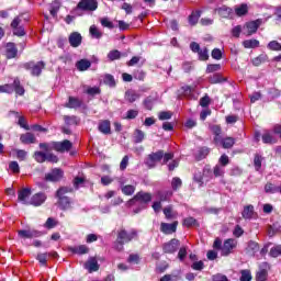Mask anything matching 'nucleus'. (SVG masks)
I'll return each mask as SVG.
<instances>
[{
	"label": "nucleus",
	"mask_w": 281,
	"mask_h": 281,
	"mask_svg": "<svg viewBox=\"0 0 281 281\" xmlns=\"http://www.w3.org/2000/svg\"><path fill=\"white\" fill-rule=\"evenodd\" d=\"M134 238H137V231L132 229L128 233L124 228L120 229L117 232L116 241L114 243V249H116V251H123L124 250V244L131 243V240H134Z\"/></svg>",
	"instance_id": "obj_1"
},
{
	"label": "nucleus",
	"mask_w": 281,
	"mask_h": 281,
	"mask_svg": "<svg viewBox=\"0 0 281 281\" xmlns=\"http://www.w3.org/2000/svg\"><path fill=\"white\" fill-rule=\"evenodd\" d=\"M69 192H72V190L67 187H63V188L58 189L56 192V196L58 199V202H57L58 206L64 212L67 210H71V203H72L71 198L65 195Z\"/></svg>",
	"instance_id": "obj_2"
},
{
	"label": "nucleus",
	"mask_w": 281,
	"mask_h": 281,
	"mask_svg": "<svg viewBox=\"0 0 281 281\" xmlns=\"http://www.w3.org/2000/svg\"><path fill=\"white\" fill-rule=\"evenodd\" d=\"M153 201V194L148 192L140 191L134 195L133 199H131L127 202V205H135L136 203H142L143 205H148Z\"/></svg>",
	"instance_id": "obj_3"
},
{
	"label": "nucleus",
	"mask_w": 281,
	"mask_h": 281,
	"mask_svg": "<svg viewBox=\"0 0 281 281\" xmlns=\"http://www.w3.org/2000/svg\"><path fill=\"white\" fill-rule=\"evenodd\" d=\"M161 159H164V150H158L147 156V158L145 159V165L147 166V168H155V166H157V162H159Z\"/></svg>",
	"instance_id": "obj_4"
},
{
	"label": "nucleus",
	"mask_w": 281,
	"mask_h": 281,
	"mask_svg": "<svg viewBox=\"0 0 281 281\" xmlns=\"http://www.w3.org/2000/svg\"><path fill=\"white\" fill-rule=\"evenodd\" d=\"M260 25H262V20H260V19L247 22L244 25V34L246 36H251L252 34H256L258 32V27H260Z\"/></svg>",
	"instance_id": "obj_5"
},
{
	"label": "nucleus",
	"mask_w": 281,
	"mask_h": 281,
	"mask_svg": "<svg viewBox=\"0 0 281 281\" xmlns=\"http://www.w3.org/2000/svg\"><path fill=\"white\" fill-rule=\"evenodd\" d=\"M238 241L234 238H228L222 246V256H229L234 249H236Z\"/></svg>",
	"instance_id": "obj_6"
},
{
	"label": "nucleus",
	"mask_w": 281,
	"mask_h": 281,
	"mask_svg": "<svg viewBox=\"0 0 281 281\" xmlns=\"http://www.w3.org/2000/svg\"><path fill=\"white\" fill-rule=\"evenodd\" d=\"M52 146L57 153H69L74 145L68 139H65L64 142H53Z\"/></svg>",
	"instance_id": "obj_7"
},
{
	"label": "nucleus",
	"mask_w": 281,
	"mask_h": 281,
	"mask_svg": "<svg viewBox=\"0 0 281 281\" xmlns=\"http://www.w3.org/2000/svg\"><path fill=\"white\" fill-rule=\"evenodd\" d=\"M77 8L79 10L93 12V11L98 10V1H95V0H80Z\"/></svg>",
	"instance_id": "obj_8"
},
{
	"label": "nucleus",
	"mask_w": 281,
	"mask_h": 281,
	"mask_svg": "<svg viewBox=\"0 0 281 281\" xmlns=\"http://www.w3.org/2000/svg\"><path fill=\"white\" fill-rule=\"evenodd\" d=\"M26 69L31 70L32 76H41L43 72V69H45V63L44 61H38L36 64L34 63H29L25 65Z\"/></svg>",
	"instance_id": "obj_9"
},
{
	"label": "nucleus",
	"mask_w": 281,
	"mask_h": 281,
	"mask_svg": "<svg viewBox=\"0 0 281 281\" xmlns=\"http://www.w3.org/2000/svg\"><path fill=\"white\" fill-rule=\"evenodd\" d=\"M47 201V195L43 192H38L32 195L30 199L29 205H34V207H40V205H43Z\"/></svg>",
	"instance_id": "obj_10"
},
{
	"label": "nucleus",
	"mask_w": 281,
	"mask_h": 281,
	"mask_svg": "<svg viewBox=\"0 0 281 281\" xmlns=\"http://www.w3.org/2000/svg\"><path fill=\"white\" fill-rule=\"evenodd\" d=\"M181 243L179 241V239H171L170 241L164 244L162 246V251L165 254H175V251H177V249H179Z\"/></svg>",
	"instance_id": "obj_11"
},
{
	"label": "nucleus",
	"mask_w": 281,
	"mask_h": 281,
	"mask_svg": "<svg viewBox=\"0 0 281 281\" xmlns=\"http://www.w3.org/2000/svg\"><path fill=\"white\" fill-rule=\"evenodd\" d=\"M30 196H32L31 188H24L18 192V200L23 203V205H30Z\"/></svg>",
	"instance_id": "obj_12"
},
{
	"label": "nucleus",
	"mask_w": 281,
	"mask_h": 281,
	"mask_svg": "<svg viewBox=\"0 0 281 281\" xmlns=\"http://www.w3.org/2000/svg\"><path fill=\"white\" fill-rule=\"evenodd\" d=\"M70 47H80L82 45V35L79 32H72L68 36Z\"/></svg>",
	"instance_id": "obj_13"
},
{
	"label": "nucleus",
	"mask_w": 281,
	"mask_h": 281,
	"mask_svg": "<svg viewBox=\"0 0 281 281\" xmlns=\"http://www.w3.org/2000/svg\"><path fill=\"white\" fill-rule=\"evenodd\" d=\"M64 172L61 169L55 168L50 172L46 173L45 179L46 181H60L63 179Z\"/></svg>",
	"instance_id": "obj_14"
},
{
	"label": "nucleus",
	"mask_w": 281,
	"mask_h": 281,
	"mask_svg": "<svg viewBox=\"0 0 281 281\" xmlns=\"http://www.w3.org/2000/svg\"><path fill=\"white\" fill-rule=\"evenodd\" d=\"M177 225H179V222H173L172 224L161 223L160 232H162V234H175V232H177Z\"/></svg>",
	"instance_id": "obj_15"
},
{
	"label": "nucleus",
	"mask_w": 281,
	"mask_h": 281,
	"mask_svg": "<svg viewBox=\"0 0 281 281\" xmlns=\"http://www.w3.org/2000/svg\"><path fill=\"white\" fill-rule=\"evenodd\" d=\"M18 235L20 236V238H38L41 236H43V233H41L40 231H19Z\"/></svg>",
	"instance_id": "obj_16"
},
{
	"label": "nucleus",
	"mask_w": 281,
	"mask_h": 281,
	"mask_svg": "<svg viewBox=\"0 0 281 281\" xmlns=\"http://www.w3.org/2000/svg\"><path fill=\"white\" fill-rule=\"evenodd\" d=\"M259 269L260 270L256 274V280L257 281H265V280H267V276H268L267 270L269 269V263H267V262L261 263Z\"/></svg>",
	"instance_id": "obj_17"
},
{
	"label": "nucleus",
	"mask_w": 281,
	"mask_h": 281,
	"mask_svg": "<svg viewBox=\"0 0 281 281\" xmlns=\"http://www.w3.org/2000/svg\"><path fill=\"white\" fill-rule=\"evenodd\" d=\"M214 12H216L218 14V16H222V19H229V16L232 15V12H234V10H232V8H229L227 5H222L220 8H216L214 10Z\"/></svg>",
	"instance_id": "obj_18"
},
{
	"label": "nucleus",
	"mask_w": 281,
	"mask_h": 281,
	"mask_svg": "<svg viewBox=\"0 0 281 281\" xmlns=\"http://www.w3.org/2000/svg\"><path fill=\"white\" fill-rule=\"evenodd\" d=\"M85 269L89 271V273H93V271H98L100 269V265H98V260L91 257L86 263Z\"/></svg>",
	"instance_id": "obj_19"
},
{
	"label": "nucleus",
	"mask_w": 281,
	"mask_h": 281,
	"mask_svg": "<svg viewBox=\"0 0 281 281\" xmlns=\"http://www.w3.org/2000/svg\"><path fill=\"white\" fill-rule=\"evenodd\" d=\"M139 98H142V95L139 93H137L135 90H127L125 92V100H126V102H130L131 104H133V102H137V100H139Z\"/></svg>",
	"instance_id": "obj_20"
},
{
	"label": "nucleus",
	"mask_w": 281,
	"mask_h": 281,
	"mask_svg": "<svg viewBox=\"0 0 281 281\" xmlns=\"http://www.w3.org/2000/svg\"><path fill=\"white\" fill-rule=\"evenodd\" d=\"M119 183L121 184V190L123 194H125L126 196H132V194H135V186H124V181H122V179L119 180Z\"/></svg>",
	"instance_id": "obj_21"
},
{
	"label": "nucleus",
	"mask_w": 281,
	"mask_h": 281,
	"mask_svg": "<svg viewBox=\"0 0 281 281\" xmlns=\"http://www.w3.org/2000/svg\"><path fill=\"white\" fill-rule=\"evenodd\" d=\"M7 49V58H16V54H19V49L14 43H8L5 46Z\"/></svg>",
	"instance_id": "obj_22"
},
{
	"label": "nucleus",
	"mask_w": 281,
	"mask_h": 281,
	"mask_svg": "<svg viewBox=\"0 0 281 281\" xmlns=\"http://www.w3.org/2000/svg\"><path fill=\"white\" fill-rule=\"evenodd\" d=\"M20 142L22 144H36V136H34V134L27 132L20 136Z\"/></svg>",
	"instance_id": "obj_23"
},
{
	"label": "nucleus",
	"mask_w": 281,
	"mask_h": 281,
	"mask_svg": "<svg viewBox=\"0 0 281 281\" xmlns=\"http://www.w3.org/2000/svg\"><path fill=\"white\" fill-rule=\"evenodd\" d=\"M68 250L71 251V254H78L79 256L89 254V247H87L85 245L69 247Z\"/></svg>",
	"instance_id": "obj_24"
},
{
	"label": "nucleus",
	"mask_w": 281,
	"mask_h": 281,
	"mask_svg": "<svg viewBox=\"0 0 281 281\" xmlns=\"http://www.w3.org/2000/svg\"><path fill=\"white\" fill-rule=\"evenodd\" d=\"M99 131L103 135H111V122L110 121H102L99 123Z\"/></svg>",
	"instance_id": "obj_25"
},
{
	"label": "nucleus",
	"mask_w": 281,
	"mask_h": 281,
	"mask_svg": "<svg viewBox=\"0 0 281 281\" xmlns=\"http://www.w3.org/2000/svg\"><path fill=\"white\" fill-rule=\"evenodd\" d=\"M91 67V61L89 59H80L76 63V68L78 71H87Z\"/></svg>",
	"instance_id": "obj_26"
},
{
	"label": "nucleus",
	"mask_w": 281,
	"mask_h": 281,
	"mask_svg": "<svg viewBox=\"0 0 281 281\" xmlns=\"http://www.w3.org/2000/svg\"><path fill=\"white\" fill-rule=\"evenodd\" d=\"M207 155H210V148L209 147H200L198 149V151L195 153V159L198 161H201V160L205 159V157H207Z\"/></svg>",
	"instance_id": "obj_27"
},
{
	"label": "nucleus",
	"mask_w": 281,
	"mask_h": 281,
	"mask_svg": "<svg viewBox=\"0 0 281 281\" xmlns=\"http://www.w3.org/2000/svg\"><path fill=\"white\" fill-rule=\"evenodd\" d=\"M11 87H13V91H15L18 95H23L25 93V88L21 86V81L19 80V78L14 79L13 85H11Z\"/></svg>",
	"instance_id": "obj_28"
},
{
	"label": "nucleus",
	"mask_w": 281,
	"mask_h": 281,
	"mask_svg": "<svg viewBox=\"0 0 281 281\" xmlns=\"http://www.w3.org/2000/svg\"><path fill=\"white\" fill-rule=\"evenodd\" d=\"M243 45L246 49H256V47H260V42L258 40H246Z\"/></svg>",
	"instance_id": "obj_29"
},
{
	"label": "nucleus",
	"mask_w": 281,
	"mask_h": 281,
	"mask_svg": "<svg viewBox=\"0 0 281 281\" xmlns=\"http://www.w3.org/2000/svg\"><path fill=\"white\" fill-rule=\"evenodd\" d=\"M66 106H68V109H78L82 106V101L78 98L69 97V101Z\"/></svg>",
	"instance_id": "obj_30"
},
{
	"label": "nucleus",
	"mask_w": 281,
	"mask_h": 281,
	"mask_svg": "<svg viewBox=\"0 0 281 281\" xmlns=\"http://www.w3.org/2000/svg\"><path fill=\"white\" fill-rule=\"evenodd\" d=\"M247 252L254 256V254H257V251H260V246L258 243L250 240L248 243V247L246 248Z\"/></svg>",
	"instance_id": "obj_31"
},
{
	"label": "nucleus",
	"mask_w": 281,
	"mask_h": 281,
	"mask_svg": "<svg viewBox=\"0 0 281 281\" xmlns=\"http://www.w3.org/2000/svg\"><path fill=\"white\" fill-rule=\"evenodd\" d=\"M209 82H211V85H218L221 82H227V79L223 78L221 74H214L209 78Z\"/></svg>",
	"instance_id": "obj_32"
},
{
	"label": "nucleus",
	"mask_w": 281,
	"mask_h": 281,
	"mask_svg": "<svg viewBox=\"0 0 281 281\" xmlns=\"http://www.w3.org/2000/svg\"><path fill=\"white\" fill-rule=\"evenodd\" d=\"M210 128L213 135H215L214 137L215 144H218V142H221V133H222L221 127L218 125H211Z\"/></svg>",
	"instance_id": "obj_33"
},
{
	"label": "nucleus",
	"mask_w": 281,
	"mask_h": 281,
	"mask_svg": "<svg viewBox=\"0 0 281 281\" xmlns=\"http://www.w3.org/2000/svg\"><path fill=\"white\" fill-rule=\"evenodd\" d=\"M243 218H252L254 216V205L249 204L244 207V211L241 213Z\"/></svg>",
	"instance_id": "obj_34"
},
{
	"label": "nucleus",
	"mask_w": 281,
	"mask_h": 281,
	"mask_svg": "<svg viewBox=\"0 0 281 281\" xmlns=\"http://www.w3.org/2000/svg\"><path fill=\"white\" fill-rule=\"evenodd\" d=\"M280 187L273 184V183H267L265 186V192H267V194H276L278 192H280Z\"/></svg>",
	"instance_id": "obj_35"
},
{
	"label": "nucleus",
	"mask_w": 281,
	"mask_h": 281,
	"mask_svg": "<svg viewBox=\"0 0 281 281\" xmlns=\"http://www.w3.org/2000/svg\"><path fill=\"white\" fill-rule=\"evenodd\" d=\"M33 157L37 164H45L47 161V154L43 151H35Z\"/></svg>",
	"instance_id": "obj_36"
},
{
	"label": "nucleus",
	"mask_w": 281,
	"mask_h": 281,
	"mask_svg": "<svg viewBox=\"0 0 281 281\" xmlns=\"http://www.w3.org/2000/svg\"><path fill=\"white\" fill-rule=\"evenodd\" d=\"M247 12H249V8L247 7L246 3L240 4L239 7L235 8V13L237 16H245V14H247Z\"/></svg>",
	"instance_id": "obj_37"
},
{
	"label": "nucleus",
	"mask_w": 281,
	"mask_h": 281,
	"mask_svg": "<svg viewBox=\"0 0 281 281\" xmlns=\"http://www.w3.org/2000/svg\"><path fill=\"white\" fill-rule=\"evenodd\" d=\"M220 143L222 144L223 148H232L234 144H236V140L234 137H226L224 139L221 138Z\"/></svg>",
	"instance_id": "obj_38"
},
{
	"label": "nucleus",
	"mask_w": 281,
	"mask_h": 281,
	"mask_svg": "<svg viewBox=\"0 0 281 281\" xmlns=\"http://www.w3.org/2000/svg\"><path fill=\"white\" fill-rule=\"evenodd\" d=\"M155 101L156 99L153 97H147L144 101L143 104L147 111H153V106H155Z\"/></svg>",
	"instance_id": "obj_39"
},
{
	"label": "nucleus",
	"mask_w": 281,
	"mask_h": 281,
	"mask_svg": "<svg viewBox=\"0 0 281 281\" xmlns=\"http://www.w3.org/2000/svg\"><path fill=\"white\" fill-rule=\"evenodd\" d=\"M199 19H201V11L193 12L189 15L190 25H196L199 23Z\"/></svg>",
	"instance_id": "obj_40"
},
{
	"label": "nucleus",
	"mask_w": 281,
	"mask_h": 281,
	"mask_svg": "<svg viewBox=\"0 0 281 281\" xmlns=\"http://www.w3.org/2000/svg\"><path fill=\"white\" fill-rule=\"evenodd\" d=\"M90 35L92 36V38H102V32L98 30V26L95 25H91L89 29Z\"/></svg>",
	"instance_id": "obj_41"
},
{
	"label": "nucleus",
	"mask_w": 281,
	"mask_h": 281,
	"mask_svg": "<svg viewBox=\"0 0 281 281\" xmlns=\"http://www.w3.org/2000/svg\"><path fill=\"white\" fill-rule=\"evenodd\" d=\"M184 227H196L199 226V222L194 217H187L183 220Z\"/></svg>",
	"instance_id": "obj_42"
},
{
	"label": "nucleus",
	"mask_w": 281,
	"mask_h": 281,
	"mask_svg": "<svg viewBox=\"0 0 281 281\" xmlns=\"http://www.w3.org/2000/svg\"><path fill=\"white\" fill-rule=\"evenodd\" d=\"M145 134L142 130H136L134 133V142L135 144H142L144 142Z\"/></svg>",
	"instance_id": "obj_43"
},
{
	"label": "nucleus",
	"mask_w": 281,
	"mask_h": 281,
	"mask_svg": "<svg viewBox=\"0 0 281 281\" xmlns=\"http://www.w3.org/2000/svg\"><path fill=\"white\" fill-rule=\"evenodd\" d=\"M263 144H276V138H273V135L271 133L266 132L261 137Z\"/></svg>",
	"instance_id": "obj_44"
},
{
	"label": "nucleus",
	"mask_w": 281,
	"mask_h": 281,
	"mask_svg": "<svg viewBox=\"0 0 281 281\" xmlns=\"http://www.w3.org/2000/svg\"><path fill=\"white\" fill-rule=\"evenodd\" d=\"M104 85H108V87H115V78L113 75L106 74L103 78Z\"/></svg>",
	"instance_id": "obj_45"
},
{
	"label": "nucleus",
	"mask_w": 281,
	"mask_h": 281,
	"mask_svg": "<svg viewBox=\"0 0 281 281\" xmlns=\"http://www.w3.org/2000/svg\"><path fill=\"white\" fill-rule=\"evenodd\" d=\"M265 158H262V156L260 155H255V159H254V166L256 168L257 171H259L262 168V160Z\"/></svg>",
	"instance_id": "obj_46"
},
{
	"label": "nucleus",
	"mask_w": 281,
	"mask_h": 281,
	"mask_svg": "<svg viewBox=\"0 0 281 281\" xmlns=\"http://www.w3.org/2000/svg\"><path fill=\"white\" fill-rule=\"evenodd\" d=\"M214 71H221V64H209L206 66V74H214Z\"/></svg>",
	"instance_id": "obj_47"
},
{
	"label": "nucleus",
	"mask_w": 281,
	"mask_h": 281,
	"mask_svg": "<svg viewBox=\"0 0 281 281\" xmlns=\"http://www.w3.org/2000/svg\"><path fill=\"white\" fill-rule=\"evenodd\" d=\"M269 255L271 256V258H278L279 256H281V245L272 247Z\"/></svg>",
	"instance_id": "obj_48"
},
{
	"label": "nucleus",
	"mask_w": 281,
	"mask_h": 281,
	"mask_svg": "<svg viewBox=\"0 0 281 281\" xmlns=\"http://www.w3.org/2000/svg\"><path fill=\"white\" fill-rule=\"evenodd\" d=\"M121 56H122V53H120V50H117V49L111 50L108 54L109 60H120Z\"/></svg>",
	"instance_id": "obj_49"
},
{
	"label": "nucleus",
	"mask_w": 281,
	"mask_h": 281,
	"mask_svg": "<svg viewBox=\"0 0 281 281\" xmlns=\"http://www.w3.org/2000/svg\"><path fill=\"white\" fill-rule=\"evenodd\" d=\"M210 50H207V48H200V52L198 53L199 55V60H209L210 59Z\"/></svg>",
	"instance_id": "obj_50"
},
{
	"label": "nucleus",
	"mask_w": 281,
	"mask_h": 281,
	"mask_svg": "<svg viewBox=\"0 0 281 281\" xmlns=\"http://www.w3.org/2000/svg\"><path fill=\"white\" fill-rule=\"evenodd\" d=\"M56 225H58L56 220H54V217H48L46 223L44 224V227H46V229H54Z\"/></svg>",
	"instance_id": "obj_51"
},
{
	"label": "nucleus",
	"mask_w": 281,
	"mask_h": 281,
	"mask_svg": "<svg viewBox=\"0 0 281 281\" xmlns=\"http://www.w3.org/2000/svg\"><path fill=\"white\" fill-rule=\"evenodd\" d=\"M268 48H270L272 52H281V44L278 43V41H271L268 44Z\"/></svg>",
	"instance_id": "obj_52"
},
{
	"label": "nucleus",
	"mask_w": 281,
	"mask_h": 281,
	"mask_svg": "<svg viewBox=\"0 0 281 281\" xmlns=\"http://www.w3.org/2000/svg\"><path fill=\"white\" fill-rule=\"evenodd\" d=\"M14 88L12 87V85H2L0 86V93H13Z\"/></svg>",
	"instance_id": "obj_53"
},
{
	"label": "nucleus",
	"mask_w": 281,
	"mask_h": 281,
	"mask_svg": "<svg viewBox=\"0 0 281 281\" xmlns=\"http://www.w3.org/2000/svg\"><path fill=\"white\" fill-rule=\"evenodd\" d=\"M49 257V255L47 252L44 254H38L36 257V260H38V262L43 266L47 265V258Z\"/></svg>",
	"instance_id": "obj_54"
},
{
	"label": "nucleus",
	"mask_w": 281,
	"mask_h": 281,
	"mask_svg": "<svg viewBox=\"0 0 281 281\" xmlns=\"http://www.w3.org/2000/svg\"><path fill=\"white\" fill-rule=\"evenodd\" d=\"M212 58L214 60H221L223 58V52L220 48H214L211 53Z\"/></svg>",
	"instance_id": "obj_55"
},
{
	"label": "nucleus",
	"mask_w": 281,
	"mask_h": 281,
	"mask_svg": "<svg viewBox=\"0 0 281 281\" xmlns=\"http://www.w3.org/2000/svg\"><path fill=\"white\" fill-rule=\"evenodd\" d=\"M15 153H16V158L20 161H25V159L27 158V151L23 149H16Z\"/></svg>",
	"instance_id": "obj_56"
},
{
	"label": "nucleus",
	"mask_w": 281,
	"mask_h": 281,
	"mask_svg": "<svg viewBox=\"0 0 281 281\" xmlns=\"http://www.w3.org/2000/svg\"><path fill=\"white\" fill-rule=\"evenodd\" d=\"M244 234L245 231L243 229V227H240V225H236L233 231V236H235V238H240V236H243Z\"/></svg>",
	"instance_id": "obj_57"
},
{
	"label": "nucleus",
	"mask_w": 281,
	"mask_h": 281,
	"mask_svg": "<svg viewBox=\"0 0 281 281\" xmlns=\"http://www.w3.org/2000/svg\"><path fill=\"white\" fill-rule=\"evenodd\" d=\"M213 175H214V177H223V175H225V169H223V167L217 165L213 169Z\"/></svg>",
	"instance_id": "obj_58"
},
{
	"label": "nucleus",
	"mask_w": 281,
	"mask_h": 281,
	"mask_svg": "<svg viewBox=\"0 0 281 281\" xmlns=\"http://www.w3.org/2000/svg\"><path fill=\"white\" fill-rule=\"evenodd\" d=\"M101 25L103 27H108L109 30H113V27H115V25H113V22H111L109 18L101 19Z\"/></svg>",
	"instance_id": "obj_59"
},
{
	"label": "nucleus",
	"mask_w": 281,
	"mask_h": 281,
	"mask_svg": "<svg viewBox=\"0 0 281 281\" xmlns=\"http://www.w3.org/2000/svg\"><path fill=\"white\" fill-rule=\"evenodd\" d=\"M240 281H251V272L249 270H241Z\"/></svg>",
	"instance_id": "obj_60"
},
{
	"label": "nucleus",
	"mask_w": 281,
	"mask_h": 281,
	"mask_svg": "<svg viewBox=\"0 0 281 281\" xmlns=\"http://www.w3.org/2000/svg\"><path fill=\"white\" fill-rule=\"evenodd\" d=\"M9 168L10 170H12V172H14L15 175H19V172H21V168L19 167V162L16 161H11L9 164Z\"/></svg>",
	"instance_id": "obj_61"
},
{
	"label": "nucleus",
	"mask_w": 281,
	"mask_h": 281,
	"mask_svg": "<svg viewBox=\"0 0 281 281\" xmlns=\"http://www.w3.org/2000/svg\"><path fill=\"white\" fill-rule=\"evenodd\" d=\"M46 161H49L50 164H58V156L53 153H46Z\"/></svg>",
	"instance_id": "obj_62"
},
{
	"label": "nucleus",
	"mask_w": 281,
	"mask_h": 281,
	"mask_svg": "<svg viewBox=\"0 0 281 281\" xmlns=\"http://www.w3.org/2000/svg\"><path fill=\"white\" fill-rule=\"evenodd\" d=\"M172 117V112H168V111H162L159 113L158 115V120H170Z\"/></svg>",
	"instance_id": "obj_63"
},
{
	"label": "nucleus",
	"mask_w": 281,
	"mask_h": 281,
	"mask_svg": "<svg viewBox=\"0 0 281 281\" xmlns=\"http://www.w3.org/2000/svg\"><path fill=\"white\" fill-rule=\"evenodd\" d=\"M64 120L68 126L78 124V117H76V116H65Z\"/></svg>",
	"instance_id": "obj_64"
}]
</instances>
